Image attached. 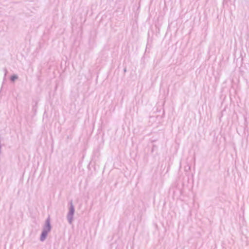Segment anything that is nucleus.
<instances>
[{
	"mask_svg": "<svg viewBox=\"0 0 249 249\" xmlns=\"http://www.w3.org/2000/svg\"><path fill=\"white\" fill-rule=\"evenodd\" d=\"M74 213V207L72 202L70 203V207L69 208V212L67 214V219L69 224H71L73 221V216Z\"/></svg>",
	"mask_w": 249,
	"mask_h": 249,
	"instance_id": "f257e3e1",
	"label": "nucleus"
},
{
	"mask_svg": "<svg viewBox=\"0 0 249 249\" xmlns=\"http://www.w3.org/2000/svg\"><path fill=\"white\" fill-rule=\"evenodd\" d=\"M4 72H5V74H4V75L5 76L7 74V70L6 69H4Z\"/></svg>",
	"mask_w": 249,
	"mask_h": 249,
	"instance_id": "39448f33",
	"label": "nucleus"
},
{
	"mask_svg": "<svg viewBox=\"0 0 249 249\" xmlns=\"http://www.w3.org/2000/svg\"><path fill=\"white\" fill-rule=\"evenodd\" d=\"M51 230V225L50 224V219L49 217L45 221V224L43 228L42 231H46V232H49Z\"/></svg>",
	"mask_w": 249,
	"mask_h": 249,
	"instance_id": "f03ea898",
	"label": "nucleus"
},
{
	"mask_svg": "<svg viewBox=\"0 0 249 249\" xmlns=\"http://www.w3.org/2000/svg\"><path fill=\"white\" fill-rule=\"evenodd\" d=\"M18 78V76L17 75H13L10 77V80L14 82L15 80H17Z\"/></svg>",
	"mask_w": 249,
	"mask_h": 249,
	"instance_id": "20e7f679",
	"label": "nucleus"
},
{
	"mask_svg": "<svg viewBox=\"0 0 249 249\" xmlns=\"http://www.w3.org/2000/svg\"><path fill=\"white\" fill-rule=\"evenodd\" d=\"M126 71V69H124V72H125V71Z\"/></svg>",
	"mask_w": 249,
	"mask_h": 249,
	"instance_id": "423d86ee",
	"label": "nucleus"
},
{
	"mask_svg": "<svg viewBox=\"0 0 249 249\" xmlns=\"http://www.w3.org/2000/svg\"><path fill=\"white\" fill-rule=\"evenodd\" d=\"M48 233L46 232V231H42V233H41V234L40 237V240L41 242L44 241L46 239V238L47 236Z\"/></svg>",
	"mask_w": 249,
	"mask_h": 249,
	"instance_id": "7ed1b4c3",
	"label": "nucleus"
}]
</instances>
